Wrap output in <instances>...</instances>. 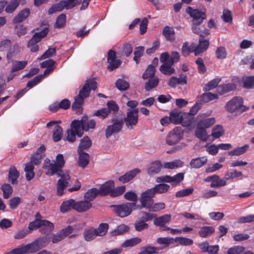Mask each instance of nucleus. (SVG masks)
<instances>
[{"label":"nucleus","mask_w":254,"mask_h":254,"mask_svg":"<svg viewBox=\"0 0 254 254\" xmlns=\"http://www.w3.org/2000/svg\"><path fill=\"white\" fill-rule=\"evenodd\" d=\"M186 12L192 18V31L200 36L204 37L209 34V30L200 26L203 21L206 18L205 12L198 9H193L189 6L186 9Z\"/></svg>","instance_id":"nucleus-1"},{"label":"nucleus","mask_w":254,"mask_h":254,"mask_svg":"<svg viewBox=\"0 0 254 254\" xmlns=\"http://www.w3.org/2000/svg\"><path fill=\"white\" fill-rule=\"evenodd\" d=\"M64 165L63 155L59 154L57 155L56 161L51 162L49 159L46 158L44 161L43 169L47 171L46 174L53 176L55 174L61 175L64 173L62 168Z\"/></svg>","instance_id":"nucleus-2"},{"label":"nucleus","mask_w":254,"mask_h":254,"mask_svg":"<svg viewBox=\"0 0 254 254\" xmlns=\"http://www.w3.org/2000/svg\"><path fill=\"white\" fill-rule=\"evenodd\" d=\"M225 109L231 113H234L236 115H239L247 111L249 108L243 105L242 98L235 97L227 103Z\"/></svg>","instance_id":"nucleus-3"},{"label":"nucleus","mask_w":254,"mask_h":254,"mask_svg":"<svg viewBox=\"0 0 254 254\" xmlns=\"http://www.w3.org/2000/svg\"><path fill=\"white\" fill-rule=\"evenodd\" d=\"M81 2V0H61L58 3L53 4L49 8L48 13L52 14L56 12L63 11L64 9H70Z\"/></svg>","instance_id":"nucleus-4"},{"label":"nucleus","mask_w":254,"mask_h":254,"mask_svg":"<svg viewBox=\"0 0 254 254\" xmlns=\"http://www.w3.org/2000/svg\"><path fill=\"white\" fill-rule=\"evenodd\" d=\"M135 206L134 202H126L120 205H112L111 206L114 208L113 211L117 216L124 218L131 214Z\"/></svg>","instance_id":"nucleus-5"},{"label":"nucleus","mask_w":254,"mask_h":254,"mask_svg":"<svg viewBox=\"0 0 254 254\" xmlns=\"http://www.w3.org/2000/svg\"><path fill=\"white\" fill-rule=\"evenodd\" d=\"M48 32V28H45L42 31L36 32L33 35L27 43V47L30 49L31 52H37L39 50V48L37 43L47 35Z\"/></svg>","instance_id":"nucleus-6"},{"label":"nucleus","mask_w":254,"mask_h":254,"mask_svg":"<svg viewBox=\"0 0 254 254\" xmlns=\"http://www.w3.org/2000/svg\"><path fill=\"white\" fill-rule=\"evenodd\" d=\"M79 125L76 120L72 121L70 124V128L68 129L66 131V140L70 142H73L75 141L76 135L81 137L83 135L82 131L79 129Z\"/></svg>","instance_id":"nucleus-7"},{"label":"nucleus","mask_w":254,"mask_h":254,"mask_svg":"<svg viewBox=\"0 0 254 254\" xmlns=\"http://www.w3.org/2000/svg\"><path fill=\"white\" fill-rule=\"evenodd\" d=\"M184 131L182 127H175L168 134L166 143L169 145H173L179 142L183 137Z\"/></svg>","instance_id":"nucleus-8"},{"label":"nucleus","mask_w":254,"mask_h":254,"mask_svg":"<svg viewBox=\"0 0 254 254\" xmlns=\"http://www.w3.org/2000/svg\"><path fill=\"white\" fill-rule=\"evenodd\" d=\"M61 178L58 181L57 184V194L61 196L64 193V190L69 185L70 177L68 172L63 173L61 175H58Z\"/></svg>","instance_id":"nucleus-9"},{"label":"nucleus","mask_w":254,"mask_h":254,"mask_svg":"<svg viewBox=\"0 0 254 254\" xmlns=\"http://www.w3.org/2000/svg\"><path fill=\"white\" fill-rule=\"evenodd\" d=\"M138 110L137 109L128 110L127 116L124 118V122L128 129H132L136 126L138 120Z\"/></svg>","instance_id":"nucleus-10"},{"label":"nucleus","mask_w":254,"mask_h":254,"mask_svg":"<svg viewBox=\"0 0 254 254\" xmlns=\"http://www.w3.org/2000/svg\"><path fill=\"white\" fill-rule=\"evenodd\" d=\"M210 113H201L197 115L196 121L197 125L205 128H208L213 125L215 122V118L214 117L208 118Z\"/></svg>","instance_id":"nucleus-11"},{"label":"nucleus","mask_w":254,"mask_h":254,"mask_svg":"<svg viewBox=\"0 0 254 254\" xmlns=\"http://www.w3.org/2000/svg\"><path fill=\"white\" fill-rule=\"evenodd\" d=\"M113 124L108 126L105 130V136L106 138H109L112 134L120 132L123 126V121L117 118H113L111 120Z\"/></svg>","instance_id":"nucleus-12"},{"label":"nucleus","mask_w":254,"mask_h":254,"mask_svg":"<svg viewBox=\"0 0 254 254\" xmlns=\"http://www.w3.org/2000/svg\"><path fill=\"white\" fill-rule=\"evenodd\" d=\"M79 125V129L87 131L89 129H94L96 127V122L93 119L89 120L87 116H84L80 120H76Z\"/></svg>","instance_id":"nucleus-13"},{"label":"nucleus","mask_w":254,"mask_h":254,"mask_svg":"<svg viewBox=\"0 0 254 254\" xmlns=\"http://www.w3.org/2000/svg\"><path fill=\"white\" fill-rule=\"evenodd\" d=\"M97 88L96 82L92 79L87 81L80 90L78 97L82 98L83 100L87 97L89 94L91 89L95 90Z\"/></svg>","instance_id":"nucleus-14"},{"label":"nucleus","mask_w":254,"mask_h":254,"mask_svg":"<svg viewBox=\"0 0 254 254\" xmlns=\"http://www.w3.org/2000/svg\"><path fill=\"white\" fill-rule=\"evenodd\" d=\"M116 54L115 52L112 50H110L108 52L107 61L109 65L107 66V69L109 71H112L118 68L121 64V61L120 60H116Z\"/></svg>","instance_id":"nucleus-15"},{"label":"nucleus","mask_w":254,"mask_h":254,"mask_svg":"<svg viewBox=\"0 0 254 254\" xmlns=\"http://www.w3.org/2000/svg\"><path fill=\"white\" fill-rule=\"evenodd\" d=\"M92 206L91 203L85 199L77 202L74 200V210L78 212H85L90 209Z\"/></svg>","instance_id":"nucleus-16"},{"label":"nucleus","mask_w":254,"mask_h":254,"mask_svg":"<svg viewBox=\"0 0 254 254\" xmlns=\"http://www.w3.org/2000/svg\"><path fill=\"white\" fill-rule=\"evenodd\" d=\"M162 34L166 40L173 43L175 40V31L172 27L166 26L162 30Z\"/></svg>","instance_id":"nucleus-17"},{"label":"nucleus","mask_w":254,"mask_h":254,"mask_svg":"<svg viewBox=\"0 0 254 254\" xmlns=\"http://www.w3.org/2000/svg\"><path fill=\"white\" fill-rule=\"evenodd\" d=\"M162 167L163 165L160 161H155L150 164L147 169V173L149 175L158 174L160 172Z\"/></svg>","instance_id":"nucleus-18"},{"label":"nucleus","mask_w":254,"mask_h":254,"mask_svg":"<svg viewBox=\"0 0 254 254\" xmlns=\"http://www.w3.org/2000/svg\"><path fill=\"white\" fill-rule=\"evenodd\" d=\"M140 171L138 169H134L131 170L125 175L121 176L119 180L122 183H126L132 180L137 174H139Z\"/></svg>","instance_id":"nucleus-19"},{"label":"nucleus","mask_w":254,"mask_h":254,"mask_svg":"<svg viewBox=\"0 0 254 254\" xmlns=\"http://www.w3.org/2000/svg\"><path fill=\"white\" fill-rule=\"evenodd\" d=\"M114 186V183L113 181H109L106 182L100 186L99 190H98L99 194L101 196H103L107 195L109 193H111Z\"/></svg>","instance_id":"nucleus-20"},{"label":"nucleus","mask_w":254,"mask_h":254,"mask_svg":"<svg viewBox=\"0 0 254 254\" xmlns=\"http://www.w3.org/2000/svg\"><path fill=\"white\" fill-rule=\"evenodd\" d=\"M209 44V43L208 40L199 39L198 45L195 47L194 50L195 56H198L205 51L207 49Z\"/></svg>","instance_id":"nucleus-21"},{"label":"nucleus","mask_w":254,"mask_h":254,"mask_svg":"<svg viewBox=\"0 0 254 254\" xmlns=\"http://www.w3.org/2000/svg\"><path fill=\"white\" fill-rule=\"evenodd\" d=\"M171 219L170 214H165L154 220V224L157 226H164L166 224L169 222Z\"/></svg>","instance_id":"nucleus-22"},{"label":"nucleus","mask_w":254,"mask_h":254,"mask_svg":"<svg viewBox=\"0 0 254 254\" xmlns=\"http://www.w3.org/2000/svg\"><path fill=\"white\" fill-rule=\"evenodd\" d=\"M173 64H171L170 62L162 64L159 68V70L162 73L165 75H171L175 72V69L172 66Z\"/></svg>","instance_id":"nucleus-23"},{"label":"nucleus","mask_w":254,"mask_h":254,"mask_svg":"<svg viewBox=\"0 0 254 254\" xmlns=\"http://www.w3.org/2000/svg\"><path fill=\"white\" fill-rule=\"evenodd\" d=\"M214 232L215 229L212 226H202L198 233L200 237L206 238L211 236Z\"/></svg>","instance_id":"nucleus-24"},{"label":"nucleus","mask_w":254,"mask_h":254,"mask_svg":"<svg viewBox=\"0 0 254 254\" xmlns=\"http://www.w3.org/2000/svg\"><path fill=\"white\" fill-rule=\"evenodd\" d=\"M207 159L205 157H198L192 159L190 162V165L193 168H199L205 164Z\"/></svg>","instance_id":"nucleus-25"},{"label":"nucleus","mask_w":254,"mask_h":254,"mask_svg":"<svg viewBox=\"0 0 254 254\" xmlns=\"http://www.w3.org/2000/svg\"><path fill=\"white\" fill-rule=\"evenodd\" d=\"M19 173L15 167L11 166L9 168L8 179L12 185L17 184V179L19 177Z\"/></svg>","instance_id":"nucleus-26"},{"label":"nucleus","mask_w":254,"mask_h":254,"mask_svg":"<svg viewBox=\"0 0 254 254\" xmlns=\"http://www.w3.org/2000/svg\"><path fill=\"white\" fill-rule=\"evenodd\" d=\"M79 158L78 163L79 166L84 168L89 163V155L88 153L84 152H78Z\"/></svg>","instance_id":"nucleus-27"},{"label":"nucleus","mask_w":254,"mask_h":254,"mask_svg":"<svg viewBox=\"0 0 254 254\" xmlns=\"http://www.w3.org/2000/svg\"><path fill=\"white\" fill-rule=\"evenodd\" d=\"M158 244L162 246L163 248L168 247L175 243L174 238L171 237H160L156 239Z\"/></svg>","instance_id":"nucleus-28"},{"label":"nucleus","mask_w":254,"mask_h":254,"mask_svg":"<svg viewBox=\"0 0 254 254\" xmlns=\"http://www.w3.org/2000/svg\"><path fill=\"white\" fill-rule=\"evenodd\" d=\"M30 14L29 9L24 8L18 14L14 17L13 21L14 23H20L26 19Z\"/></svg>","instance_id":"nucleus-29"},{"label":"nucleus","mask_w":254,"mask_h":254,"mask_svg":"<svg viewBox=\"0 0 254 254\" xmlns=\"http://www.w3.org/2000/svg\"><path fill=\"white\" fill-rule=\"evenodd\" d=\"M224 132L225 130L223 126L220 125H217L212 129L211 136L214 139H217L223 136Z\"/></svg>","instance_id":"nucleus-30"},{"label":"nucleus","mask_w":254,"mask_h":254,"mask_svg":"<svg viewBox=\"0 0 254 254\" xmlns=\"http://www.w3.org/2000/svg\"><path fill=\"white\" fill-rule=\"evenodd\" d=\"M91 140L88 136H84L80 140L78 147L77 152H83V150L89 148L91 145Z\"/></svg>","instance_id":"nucleus-31"},{"label":"nucleus","mask_w":254,"mask_h":254,"mask_svg":"<svg viewBox=\"0 0 254 254\" xmlns=\"http://www.w3.org/2000/svg\"><path fill=\"white\" fill-rule=\"evenodd\" d=\"M183 114L178 111L177 110H174L170 113V117L171 120V123L175 125L179 124L182 120Z\"/></svg>","instance_id":"nucleus-32"},{"label":"nucleus","mask_w":254,"mask_h":254,"mask_svg":"<svg viewBox=\"0 0 254 254\" xmlns=\"http://www.w3.org/2000/svg\"><path fill=\"white\" fill-rule=\"evenodd\" d=\"M83 237L85 241L89 242L94 239L97 236L94 228H90L84 230Z\"/></svg>","instance_id":"nucleus-33"},{"label":"nucleus","mask_w":254,"mask_h":254,"mask_svg":"<svg viewBox=\"0 0 254 254\" xmlns=\"http://www.w3.org/2000/svg\"><path fill=\"white\" fill-rule=\"evenodd\" d=\"M226 181L225 179H220L217 175H214L212 182L211 183L210 187L213 188H220L226 186Z\"/></svg>","instance_id":"nucleus-34"},{"label":"nucleus","mask_w":254,"mask_h":254,"mask_svg":"<svg viewBox=\"0 0 254 254\" xmlns=\"http://www.w3.org/2000/svg\"><path fill=\"white\" fill-rule=\"evenodd\" d=\"M140 202L141 207L145 208L149 210L153 203V200L146 195L141 194Z\"/></svg>","instance_id":"nucleus-35"},{"label":"nucleus","mask_w":254,"mask_h":254,"mask_svg":"<svg viewBox=\"0 0 254 254\" xmlns=\"http://www.w3.org/2000/svg\"><path fill=\"white\" fill-rule=\"evenodd\" d=\"M196 137L201 140L206 141L207 138V131L206 128L200 127L197 125L195 131Z\"/></svg>","instance_id":"nucleus-36"},{"label":"nucleus","mask_w":254,"mask_h":254,"mask_svg":"<svg viewBox=\"0 0 254 254\" xmlns=\"http://www.w3.org/2000/svg\"><path fill=\"white\" fill-rule=\"evenodd\" d=\"M34 166L31 163L25 164L24 171L25 172V177L27 181L31 180L34 177Z\"/></svg>","instance_id":"nucleus-37"},{"label":"nucleus","mask_w":254,"mask_h":254,"mask_svg":"<svg viewBox=\"0 0 254 254\" xmlns=\"http://www.w3.org/2000/svg\"><path fill=\"white\" fill-rule=\"evenodd\" d=\"M168 183H172L173 185H176L179 184L182 182L184 178V174L179 173L174 176L167 175Z\"/></svg>","instance_id":"nucleus-38"},{"label":"nucleus","mask_w":254,"mask_h":254,"mask_svg":"<svg viewBox=\"0 0 254 254\" xmlns=\"http://www.w3.org/2000/svg\"><path fill=\"white\" fill-rule=\"evenodd\" d=\"M74 199H69L66 201H64L60 207L61 211L64 213L70 210L71 208L74 209Z\"/></svg>","instance_id":"nucleus-39"},{"label":"nucleus","mask_w":254,"mask_h":254,"mask_svg":"<svg viewBox=\"0 0 254 254\" xmlns=\"http://www.w3.org/2000/svg\"><path fill=\"white\" fill-rule=\"evenodd\" d=\"M20 0H11L5 7V11L7 13H12L18 6Z\"/></svg>","instance_id":"nucleus-40"},{"label":"nucleus","mask_w":254,"mask_h":254,"mask_svg":"<svg viewBox=\"0 0 254 254\" xmlns=\"http://www.w3.org/2000/svg\"><path fill=\"white\" fill-rule=\"evenodd\" d=\"M141 242V239L138 237L132 238L131 239L126 240L122 244L123 248H127L133 247Z\"/></svg>","instance_id":"nucleus-41"},{"label":"nucleus","mask_w":254,"mask_h":254,"mask_svg":"<svg viewBox=\"0 0 254 254\" xmlns=\"http://www.w3.org/2000/svg\"><path fill=\"white\" fill-rule=\"evenodd\" d=\"M99 194L98 190L96 188H93L89 190L85 193L84 197L85 199L91 202Z\"/></svg>","instance_id":"nucleus-42"},{"label":"nucleus","mask_w":254,"mask_h":254,"mask_svg":"<svg viewBox=\"0 0 254 254\" xmlns=\"http://www.w3.org/2000/svg\"><path fill=\"white\" fill-rule=\"evenodd\" d=\"M183 164V162L181 160H176L172 162L164 163L163 167L165 169H174L181 167Z\"/></svg>","instance_id":"nucleus-43"},{"label":"nucleus","mask_w":254,"mask_h":254,"mask_svg":"<svg viewBox=\"0 0 254 254\" xmlns=\"http://www.w3.org/2000/svg\"><path fill=\"white\" fill-rule=\"evenodd\" d=\"M83 101L84 100L82 98L77 96L72 105V110L76 111L78 114H80L81 113V107L83 103Z\"/></svg>","instance_id":"nucleus-44"},{"label":"nucleus","mask_w":254,"mask_h":254,"mask_svg":"<svg viewBox=\"0 0 254 254\" xmlns=\"http://www.w3.org/2000/svg\"><path fill=\"white\" fill-rule=\"evenodd\" d=\"M109 229V225L106 223L100 224L99 226L94 229L97 236H104L107 232Z\"/></svg>","instance_id":"nucleus-45"},{"label":"nucleus","mask_w":254,"mask_h":254,"mask_svg":"<svg viewBox=\"0 0 254 254\" xmlns=\"http://www.w3.org/2000/svg\"><path fill=\"white\" fill-rule=\"evenodd\" d=\"M249 145L245 144L243 146L237 147L229 152L231 156H238L245 153L248 149Z\"/></svg>","instance_id":"nucleus-46"},{"label":"nucleus","mask_w":254,"mask_h":254,"mask_svg":"<svg viewBox=\"0 0 254 254\" xmlns=\"http://www.w3.org/2000/svg\"><path fill=\"white\" fill-rule=\"evenodd\" d=\"M243 173L241 171H237L236 170H231L225 173V179L226 181L241 177Z\"/></svg>","instance_id":"nucleus-47"},{"label":"nucleus","mask_w":254,"mask_h":254,"mask_svg":"<svg viewBox=\"0 0 254 254\" xmlns=\"http://www.w3.org/2000/svg\"><path fill=\"white\" fill-rule=\"evenodd\" d=\"M194 48L195 46L193 45V44H191L190 47H189L188 42H185L183 43V45L182 47V52L183 56L184 57L189 56L190 53L191 52H194Z\"/></svg>","instance_id":"nucleus-48"},{"label":"nucleus","mask_w":254,"mask_h":254,"mask_svg":"<svg viewBox=\"0 0 254 254\" xmlns=\"http://www.w3.org/2000/svg\"><path fill=\"white\" fill-rule=\"evenodd\" d=\"M63 131L62 127L57 125L53 132V139L55 142L60 141L63 136Z\"/></svg>","instance_id":"nucleus-49"},{"label":"nucleus","mask_w":254,"mask_h":254,"mask_svg":"<svg viewBox=\"0 0 254 254\" xmlns=\"http://www.w3.org/2000/svg\"><path fill=\"white\" fill-rule=\"evenodd\" d=\"M49 238L48 236H45L40 238L34 241L39 250L45 247L49 243Z\"/></svg>","instance_id":"nucleus-50"},{"label":"nucleus","mask_w":254,"mask_h":254,"mask_svg":"<svg viewBox=\"0 0 254 254\" xmlns=\"http://www.w3.org/2000/svg\"><path fill=\"white\" fill-rule=\"evenodd\" d=\"M109 114V109L106 108H104L96 111L93 113V116H96L100 119L104 120L108 116Z\"/></svg>","instance_id":"nucleus-51"},{"label":"nucleus","mask_w":254,"mask_h":254,"mask_svg":"<svg viewBox=\"0 0 254 254\" xmlns=\"http://www.w3.org/2000/svg\"><path fill=\"white\" fill-rule=\"evenodd\" d=\"M129 230V227L125 225L121 224L117 227L116 229H115L112 232L111 234L113 236H117L122 234Z\"/></svg>","instance_id":"nucleus-52"},{"label":"nucleus","mask_w":254,"mask_h":254,"mask_svg":"<svg viewBox=\"0 0 254 254\" xmlns=\"http://www.w3.org/2000/svg\"><path fill=\"white\" fill-rule=\"evenodd\" d=\"M175 243L183 246H190L193 244V240L185 237H176L174 238Z\"/></svg>","instance_id":"nucleus-53"},{"label":"nucleus","mask_w":254,"mask_h":254,"mask_svg":"<svg viewBox=\"0 0 254 254\" xmlns=\"http://www.w3.org/2000/svg\"><path fill=\"white\" fill-rule=\"evenodd\" d=\"M243 85L247 89L254 88V76H248L243 79Z\"/></svg>","instance_id":"nucleus-54"},{"label":"nucleus","mask_w":254,"mask_h":254,"mask_svg":"<svg viewBox=\"0 0 254 254\" xmlns=\"http://www.w3.org/2000/svg\"><path fill=\"white\" fill-rule=\"evenodd\" d=\"M27 64L26 61H14L12 63V67L11 70V72H14L24 68Z\"/></svg>","instance_id":"nucleus-55"},{"label":"nucleus","mask_w":254,"mask_h":254,"mask_svg":"<svg viewBox=\"0 0 254 254\" xmlns=\"http://www.w3.org/2000/svg\"><path fill=\"white\" fill-rule=\"evenodd\" d=\"M144 51V47L143 46H139L135 49L133 60L136 64H138L139 63L140 58L143 56Z\"/></svg>","instance_id":"nucleus-56"},{"label":"nucleus","mask_w":254,"mask_h":254,"mask_svg":"<svg viewBox=\"0 0 254 254\" xmlns=\"http://www.w3.org/2000/svg\"><path fill=\"white\" fill-rule=\"evenodd\" d=\"M159 83L158 78H151L145 83V89L146 91H149L152 88L157 86Z\"/></svg>","instance_id":"nucleus-57"},{"label":"nucleus","mask_w":254,"mask_h":254,"mask_svg":"<svg viewBox=\"0 0 254 254\" xmlns=\"http://www.w3.org/2000/svg\"><path fill=\"white\" fill-rule=\"evenodd\" d=\"M66 22V16L64 14H61L57 18L56 23L55 24V28H61L63 27Z\"/></svg>","instance_id":"nucleus-58"},{"label":"nucleus","mask_w":254,"mask_h":254,"mask_svg":"<svg viewBox=\"0 0 254 254\" xmlns=\"http://www.w3.org/2000/svg\"><path fill=\"white\" fill-rule=\"evenodd\" d=\"M1 189L3 191V198L7 199L12 192V188L9 184H5L1 186Z\"/></svg>","instance_id":"nucleus-59"},{"label":"nucleus","mask_w":254,"mask_h":254,"mask_svg":"<svg viewBox=\"0 0 254 254\" xmlns=\"http://www.w3.org/2000/svg\"><path fill=\"white\" fill-rule=\"evenodd\" d=\"M156 193H163L166 192L170 189L169 185L165 184H160L154 187Z\"/></svg>","instance_id":"nucleus-60"},{"label":"nucleus","mask_w":254,"mask_h":254,"mask_svg":"<svg viewBox=\"0 0 254 254\" xmlns=\"http://www.w3.org/2000/svg\"><path fill=\"white\" fill-rule=\"evenodd\" d=\"M158 248L152 246H146L142 248L138 254H155L157 253Z\"/></svg>","instance_id":"nucleus-61"},{"label":"nucleus","mask_w":254,"mask_h":254,"mask_svg":"<svg viewBox=\"0 0 254 254\" xmlns=\"http://www.w3.org/2000/svg\"><path fill=\"white\" fill-rule=\"evenodd\" d=\"M116 86L119 90L124 91L129 88V84L127 81L122 79H119L116 82Z\"/></svg>","instance_id":"nucleus-62"},{"label":"nucleus","mask_w":254,"mask_h":254,"mask_svg":"<svg viewBox=\"0 0 254 254\" xmlns=\"http://www.w3.org/2000/svg\"><path fill=\"white\" fill-rule=\"evenodd\" d=\"M245 248L242 246H235L227 250V254H240L245 251Z\"/></svg>","instance_id":"nucleus-63"},{"label":"nucleus","mask_w":254,"mask_h":254,"mask_svg":"<svg viewBox=\"0 0 254 254\" xmlns=\"http://www.w3.org/2000/svg\"><path fill=\"white\" fill-rule=\"evenodd\" d=\"M193 189L192 188H189L184 190L178 191L176 193V196L177 197H182L190 195L193 191Z\"/></svg>","instance_id":"nucleus-64"}]
</instances>
